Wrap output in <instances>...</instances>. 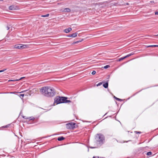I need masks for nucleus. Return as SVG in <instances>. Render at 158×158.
<instances>
[{
  "mask_svg": "<svg viewBox=\"0 0 158 158\" xmlns=\"http://www.w3.org/2000/svg\"><path fill=\"white\" fill-rule=\"evenodd\" d=\"M67 98L64 97H57L54 99V103H56V104L61 103H65L71 102L69 100H67Z\"/></svg>",
  "mask_w": 158,
  "mask_h": 158,
  "instance_id": "nucleus-2",
  "label": "nucleus"
},
{
  "mask_svg": "<svg viewBox=\"0 0 158 158\" xmlns=\"http://www.w3.org/2000/svg\"><path fill=\"white\" fill-rule=\"evenodd\" d=\"M82 40H79V41H77L75 43H78L79 42H81L82 41Z\"/></svg>",
  "mask_w": 158,
  "mask_h": 158,
  "instance_id": "nucleus-27",
  "label": "nucleus"
},
{
  "mask_svg": "<svg viewBox=\"0 0 158 158\" xmlns=\"http://www.w3.org/2000/svg\"><path fill=\"white\" fill-rule=\"evenodd\" d=\"M63 11H64V12H69L71 11V10L69 8H65L64 9Z\"/></svg>",
  "mask_w": 158,
  "mask_h": 158,
  "instance_id": "nucleus-8",
  "label": "nucleus"
},
{
  "mask_svg": "<svg viewBox=\"0 0 158 158\" xmlns=\"http://www.w3.org/2000/svg\"><path fill=\"white\" fill-rule=\"evenodd\" d=\"M110 66L109 65H106L105 66L104 68V69H107L110 67Z\"/></svg>",
  "mask_w": 158,
  "mask_h": 158,
  "instance_id": "nucleus-16",
  "label": "nucleus"
},
{
  "mask_svg": "<svg viewBox=\"0 0 158 158\" xmlns=\"http://www.w3.org/2000/svg\"><path fill=\"white\" fill-rule=\"evenodd\" d=\"M6 70V69H4L3 70H0V73L3 72Z\"/></svg>",
  "mask_w": 158,
  "mask_h": 158,
  "instance_id": "nucleus-22",
  "label": "nucleus"
},
{
  "mask_svg": "<svg viewBox=\"0 0 158 158\" xmlns=\"http://www.w3.org/2000/svg\"><path fill=\"white\" fill-rule=\"evenodd\" d=\"M97 158H104L103 157H100V158H99V156H97Z\"/></svg>",
  "mask_w": 158,
  "mask_h": 158,
  "instance_id": "nucleus-33",
  "label": "nucleus"
},
{
  "mask_svg": "<svg viewBox=\"0 0 158 158\" xmlns=\"http://www.w3.org/2000/svg\"><path fill=\"white\" fill-rule=\"evenodd\" d=\"M16 9V7L14 5H11L9 6V9L10 10H14Z\"/></svg>",
  "mask_w": 158,
  "mask_h": 158,
  "instance_id": "nucleus-6",
  "label": "nucleus"
},
{
  "mask_svg": "<svg viewBox=\"0 0 158 158\" xmlns=\"http://www.w3.org/2000/svg\"><path fill=\"white\" fill-rule=\"evenodd\" d=\"M96 139L98 143L100 145H102L104 142L105 137L102 134H97L96 136Z\"/></svg>",
  "mask_w": 158,
  "mask_h": 158,
  "instance_id": "nucleus-3",
  "label": "nucleus"
},
{
  "mask_svg": "<svg viewBox=\"0 0 158 158\" xmlns=\"http://www.w3.org/2000/svg\"><path fill=\"white\" fill-rule=\"evenodd\" d=\"M153 47V45H149V46H148V47Z\"/></svg>",
  "mask_w": 158,
  "mask_h": 158,
  "instance_id": "nucleus-31",
  "label": "nucleus"
},
{
  "mask_svg": "<svg viewBox=\"0 0 158 158\" xmlns=\"http://www.w3.org/2000/svg\"><path fill=\"white\" fill-rule=\"evenodd\" d=\"M114 98L116 99V100H118V101H122V99H120V98H118L116 97H115V96H114Z\"/></svg>",
  "mask_w": 158,
  "mask_h": 158,
  "instance_id": "nucleus-12",
  "label": "nucleus"
},
{
  "mask_svg": "<svg viewBox=\"0 0 158 158\" xmlns=\"http://www.w3.org/2000/svg\"><path fill=\"white\" fill-rule=\"evenodd\" d=\"M155 15H158V11L155 12Z\"/></svg>",
  "mask_w": 158,
  "mask_h": 158,
  "instance_id": "nucleus-25",
  "label": "nucleus"
},
{
  "mask_svg": "<svg viewBox=\"0 0 158 158\" xmlns=\"http://www.w3.org/2000/svg\"><path fill=\"white\" fill-rule=\"evenodd\" d=\"M64 138L63 136H61L59 137L57 139L58 141H60L64 140Z\"/></svg>",
  "mask_w": 158,
  "mask_h": 158,
  "instance_id": "nucleus-11",
  "label": "nucleus"
},
{
  "mask_svg": "<svg viewBox=\"0 0 158 158\" xmlns=\"http://www.w3.org/2000/svg\"><path fill=\"white\" fill-rule=\"evenodd\" d=\"M123 60V57H121L119 58L118 60V61H120Z\"/></svg>",
  "mask_w": 158,
  "mask_h": 158,
  "instance_id": "nucleus-19",
  "label": "nucleus"
},
{
  "mask_svg": "<svg viewBox=\"0 0 158 158\" xmlns=\"http://www.w3.org/2000/svg\"><path fill=\"white\" fill-rule=\"evenodd\" d=\"M24 96V94H20L19 95V97L21 98V97L23 98Z\"/></svg>",
  "mask_w": 158,
  "mask_h": 158,
  "instance_id": "nucleus-21",
  "label": "nucleus"
},
{
  "mask_svg": "<svg viewBox=\"0 0 158 158\" xmlns=\"http://www.w3.org/2000/svg\"><path fill=\"white\" fill-rule=\"evenodd\" d=\"M133 55V54H132L131 53V54H128V55H127V56H127V57H129V56H131V55Z\"/></svg>",
  "mask_w": 158,
  "mask_h": 158,
  "instance_id": "nucleus-18",
  "label": "nucleus"
},
{
  "mask_svg": "<svg viewBox=\"0 0 158 158\" xmlns=\"http://www.w3.org/2000/svg\"><path fill=\"white\" fill-rule=\"evenodd\" d=\"M67 37H72L71 34H69L67 36Z\"/></svg>",
  "mask_w": 158,
  "mask_h": 158,
  "instance_id": "nucleus-23",
  "label": "nucleus"
},
{
  "mask_svg": "<svg viewBox=\"0 0 158 158\" xmlns=\"http://www.w3.org/2000/svg\"><path fill=\"white\" fill-rule=\"evenodd\" d=\"M91 148H94V147H91Z\"/></svg>",
  "mask_w": 158,
  "mask_h": 158,
  "instance_id": "nucleus-36",
  "label": "nucleus"
},
{
  "mask_svg": "<svg viewBox=\"0 0 158 158\" xmlns=\"http://www.w3.org/2000/svg\"><path fill=\"white\" fill-rule=\"evenodd\" d=\"M93 158H95L94 157Z\"/></svg>",
  "mask_w": 158,
  "mask_h": 158,
  "instance_id": "nucleus-38",
  "label": "nucleus"
},
{
  "mask_svg": "<svg viewBox=\"0 0 158 158\" xmlns=\"http://www.w3.org/2000/svg\"><path fill=\"white\" fill-rule=\"evenodd\" d=\"M25 91H22L21 92H20V93H23Z\"/></svg>",
  "mask_w": 158,
  "mask_h": 158,
  "instance_id": "nucleus-32",
  "label": "nucleus"
},
{
  "mask_svg": "<svg viewBox=\"0 0 158 158\" xmlns=\"http://www.w3.org/2000/svg\"><path fill=\"white\" fill-rule=\"evenodd\" d=\"M76 123L73 122H71L66 124V128L68 129H74L76 127Z\"/></svg>",
  "mask_w": 158,
  "mask_h": 158,
  "instance_id": "nucleus-4",
  "label": "nucleus"
},
{
  "mask_svg": "<svg viewBox=\"0 0 158 158\" xmlns=\"http://www.w3.org/2000/svg\"><path fill=\"white\" fill-rule=\"evenodd\" d=\"M153 47H158V45H153Z\"/></svg>",
  "mask_w": 158,
  "mask_h": 158,
  "instance_id": "nucleus-29",
  "label": "nucleus"
},
{
  "mask_svg": "<svg viewBox=\"0 0 158 158\" xmlns=\"http://www.w3.org/2000/svg\"><path fill=\"white\" fill-rule=\"evenodd\" d=\"M6 29L7 30H8L9 29L10 27H9V26H7L6 27Z\"/></svg>",
  "mask_w": 158,
  "mask_h": 158,
  "instance_id": "nucleus-24",
  "label": "nucleus"
},
{
  "mask_svg": "<svg viewBox=\"0 0 158 158\" xmlns=\"http://www.w3.org/2000/svg\"><path fill=\"white\" fill-rule=\"evenodd\" d=\"M135 132L136 133H141V132L140 131H135Z\"/></svg>",
  "mask_w": 158,
  "mask_h": 158,
  "instance_id": "nucleus-26",
  "label": "nucleus"
},
{
  "mask_svg": "<svg viewBox=\"0 0 158 158\" xmlns=\"http://www.w3.org/2000/svg\"><path fill=\"white\" fill-rule=\"evenodd\" d=\"M127 58L126 56L123 57V59H125V58Z\"/></svg>",
  "mask_w": 158,
  "mask_h": 158,
  "instance_id": "nucleus-30",
  "label": "nucleus"
},
{
  "mask_svg": "<svg viewBox=\"0 0 158 158\" xmlns=\"http://www.w3.org/2000/svg\"><path fill=\"white\" fill-rule=\"evenodd\" d=\"M155 36H158V34L157 35H155Z\"/></svg>",
  "mask_w": 158,
  "mask_h": 158,
  "instance_id": "nucleus-34",
  "label": "nucleus"
},
{
  "mask_svg": "<svg viewBox=\"0 0 158 158\" xmlns=\"http://www.w3.org/2000/svg\"><path fill=\"white\" fill-rule=\"evenodd\" d=\"M96 71H93L92 73V75H94L95 73H96Z\"/></svg>",
  "mask_w": 158,
  "mask_h": 158,
  "instance_id": "nucleus-20",
  "label": "nucleus"
},
{
  "mask_svg": "<svg viewBox=\"0 0 158 158\" xmlns=\"http://www.w3.org/2000/svg\"><path fill=\"white\" fill-rule=\"evenodd\" d=\"M103 87L105 88H108V82H106L103 84Z\"/></svg>",
  "mask_w": 158,
  "mask_h": 158,
  "instance_id": "nucleus-9",
  "label": "nucleus"
},
{
  "mask_svg": "<svg viewBox=\"0 0 158 158\" xmlns=\"http://www.w3.org/2000/svg\"><path fill=\"white\" fill-rule=\"evenodd\" d=\"M31 118V117H30L29 119H30V120H33L35 119V118L34 117L32 118Z\"/></svg>",
  "mask_w": 158,
  "mask_h": 158,
  "instance_id": "nucleus-28",
  "label": "nucleus"
},
{
  "mask_svg": "<svg viewBox=\"0 0 158 158\" xmlns=\"http://www.w3.org/2000/svg\"><path fill=\"white\" fill-rule=\"evenodd\" d=\"M23 118H25V117L24 116H23Z\"/></svg>",
  "mask_w": 158,
  "mask_h": 158,
  "instance_id": "nucleus-35",
  "label": "nucleus"
},
{
  "mask_svg": "<svg viewBox=\"0 0 158 158\" xmlns=\"http://www.w3.org/2000/svg\"><path fill=\"white\" fill-rule=\"evenodd\" d=\"M49 14H47L45 15H42L41 16V17H48L49 16Z\"/></svg>",
  "mask_w": 158,
  "mask_h": 158,
  "instance_id": "nucleus-15",
  "label": "nucleus"
},
{
  "mask_svg": "<svg viewBox=\"0 0 158 158\" xmlns=\"http://www.w3.org/2000/svg\"><path fill=\"white\" fill-rule=\"evenodd\" d=\"M27 47V46L26 45L22 44H17L15 46V48L19 49H22L25 48Z\"/></svg>",
  "mask_w": 158,
  "mask_h": 158,
  "instance_id": "nucleus-5",
  "label": "nucleus"
},
{
  "mask_svg": "<svg viewBox=\"0 0 158 158\" xmlns=\"http://www.w3.org/2000/svg\"><path fill=\"white\" fill-rule=\"evenodd\" d=\"M72 29L71 28L69 27L68 28L65 29L64 30V32L66 33H68L71 31Z\"/></svg>",
  "mask_w": 158,
  "mask_h": 158,
  "instance_id": "nucleus-7",
  "label": "nucleus"
},
{
  "mask_svg": "<svg viewBox=\"0 0 158 158\" xmlns=\"http://www.w3.org/2000/svg\"><path fill=\"white\" fill-rule=\"evenodd\" d=\"M23 78V77H22L20 79H17V80H10L9 81H19V80H21V79H22Z\"/></svg>",
  "mask_w": 158,
  "mask_h": 158,
  "instance_id": "nucleus-14",
  "label": "nucleus"
},
{
  "mask_svg": "<svg viewBox=\"0 0 158 158\" xmlns=\"http://www.w3.org/2000/svg\"><path fill=\"white\" fill-rule=\"evenodd\" d=\"M3 1V0H0V1Z\"/></svg>",
  "mask_w": 158,
  "mask_h": 158,
  "instance_id": "nucleus-37",
  "label": "nucleus"
},
{
  "mask_svg": "<svg viewBox=\"0 0 158 158\" xmlns=\"http://www.w3.org/2000/svg\"><path fill=\"white\" fill-rule=\"evenodd\" d=\"M42 94L47 97H52L55 94L54 89L51 87L46 86L42 87L40 89Z\"/></svg>",
  "mask_w": 158,
  "mask_h": 158,
  "instance_id": "nucleus-1",
  "label": "nucleus"
},
{
  "mask_svg": "<svg viewBox=\"0 0 158 158\" xmlns=\"http://www.w3.org/2000/svg\"><path fill=\"white\" fill-rule=\"evenodd\" d=\"M152 152H148L147 153V155L148 156H151L152 155Z\"/></svg>",
  "mask_w": 158,
  "mask_h": 158,
  "instance_id": "nucleus-13",
  "label": "nucleus"
},
{
  "mask_svg": "<svg viewBox=\"0 0 158 158\" xmlns=\"http://www.w3.org/2000/svg\"><path fill=\"white\" fill-rule=\"evenodd\" d=\"M102 84V83L101 82H99L98 84L97 85V86H98L101 85Z\"/></svg>",
  "mask_w": 158,
  "mask_h": 158,
  "instance_id": "nucleus-17",
  "label": "nucleus"
},
{
  "mask_svg": "<svg viewBox=\"0 0 158 158\" xmlns=\"http://www.w3.org/2000/svg\"><path fill=\"white\" fill-rule=\"evenodd\" d=\"M77 33L76 32L71 34L72 37H76L77 35Z\"/></svg>",
  "mask_w": 158,
  "mask_h": 158,
  "instance_id": "nucleus-10",
  "label": "nucleus"
}]
</instances>
